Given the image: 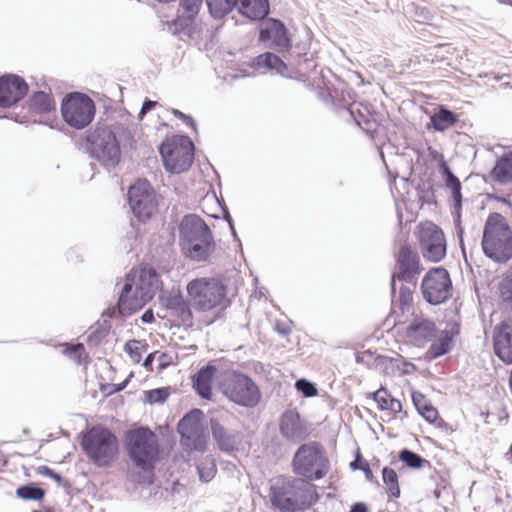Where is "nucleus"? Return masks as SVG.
Returning <instances> with one entry per match:
<instances>
[{
  "label": "nucleus",
  "instance_id": "a18cd8bd",
  "mask_svg": "<svg viewBox=\"0 0 512 512\" xmlns=\"http://www.w3.org/2000/svg\"><path fill=\"white\" fill-rule=\"evenodd\" d=\"M203 0H181L180 7L183 9L187 16L194 18L198 14Z\"/></svg>",
  "mask_w": 512,
  "mask_h": 512
},
{
  "label": "nucleus",
  "instance_id": "79ce46f5",
  "mask_svg": "<svg viewBox=\"0 0 512 512\" xmlns=\"http://www.w3.org/2000/svg\"><path fill=\"white\" fill-rule=\"evenodd\" d=\"M145 396L146 401L150 404L164 403L167 400L169 393L165 388H157L146 391Z\"/></svg>",
  "mask_w": 512,
  "mask_h": 512
},
{
  "label": "nucleus",
  "instance_id": "6e6d98bb",
  "mask_svg": "<svg viewBox=\"0 0 512 512\" xmlns=\"http://www.w3.org/2000/svg\"><path fill=\"white\" fill-rule=\"evenodd\" d=\"M386 410L391 411L394 414L400 413L402 411V403L400 400L392 397L389 400L388 407Z\"/></svg>",
  "mask_w": 512,
  "mask_h": 512
},
{
  "label": "nucleus",
  "instance_id": "412c9836",
  "mask_svg": "<svg viewBox=\"0 0 512 512\" xmlns=\"http://www.w3.org/2000/svg\"><path fill=\"white\" fill-rule=\"evenodd\" d=\"M211 433L218 448L225 453L237 451L242 444L243 434L223 426L217 420L211 419Z\"/></svg>",
  "mask_w": 512,
  "mask_h": 512
},
{
  "label": "nucleus",
  "instance_id": "f3484780",
  "mask_svg": "<svg viewBox=\"0 0 512 512\" xmlns=\"http://www.w3.org/2000/svg\"><path fill=\"white\" fill-rule=\"evenodd\" d=\"M420 249L424 258L431 262H439L446 255V240L443 231L433 223L420 227Z\"/></svg>",
  "mask_w": 512,
  "mask_h": 512
},
{
  "label": "nucleus",
  "instance_id": "1a4fd4ad",
  "mask_svg": "<svg viewBox=\"0 0 512 512\" xmlns=\"http://www.w3.org/2000/svg\"><path fill=\"white\" fill-rule=\"evenodd\" d=\"M221 390L231 402L246 408H253L261 400L258 385L248 375L240 372L228 373L222 383Z\"/></svg>",
  "mask_w": 512,
  "mask_h": 512
},
{
  "label": "nucleus",
  "instance_id": "4be33fe9",
  "mask_svg": "<svg viewBox=\"0 0 512 512\" xmlns=\"http://www.w3.org/2000/svg\"><path fill=\"white\" fill-rule=\"evenodd\" d=\"M437 329L434 321L423 316H416L406 328V336L416 345L424 344L434 339Z\"/></svg>",
  "mask_w": 512,
  "mask_h": 512
},
{
  "label": "nucleus",
  "instance_id": "37998d69",
  "mask_svg": "<svg viewBox=\"0 0 512 512\" xmlns=\"http://www.w3.org/2000/svg\"><path fill=\"white\" fill-rule=\"evenodd\" d=\"M372 398L374 399V401L377 402L378 408L380 410H386L388 407L389 400L390 398H392V396L385 387L381 386L377 391H375L372 394Z\"/></svg>",
  "mask_w": 512,
  "mask_h": 512
},
{
  "label": "nucleus",
  "instance_id": "de8ad7c7",
  "mask_svg": "<svg viewBox=\"0 0 512 512\" xmlns=\"http://www.w3.org/2000/svg\"><path fill=\"white\" fill-rule=\"evenodd\" d=\"M85 352L84 345L81 343L68 345L64 349V353L71 357L72 359L76 360L78 363L81 362V357Z\"/></svg>",
  "mask_w": 512,
  "mask_h": 512
},
{
  "label": "nucleus",
  "instance_id": "ddd939ff",
  "mask_svg": "<svg viewBox=\"0 0 512 512\" xmlns=\"http://www.w3.org/2000/svg\"><path fill=\"white\" fill-rule=\"evenodd\" d=\"M202 416L200 409H192L178 423L180 444L186 451L204 452L206 449L207 435L201 423Z\"/></svg>",
  "mask_w": 512,
  "mask_h": 512
},
{
  "label": "nucleus",
  "instance_id": "423d86ee",
  "mask_svg": "<svg viewBox=\"0 0 512 512\" xmlns=\"http://www.w3.org/2000/svg\"><path fill=\"white\" fill-rule=\"evenodd\" d=\"M126 449L134 464L143 470H150L158 459L157 436L148 427H138L125 434Z\"/></svg>",
  "mask_w": 512,
  "mask_h": 512
},
{
  "label": "nucleus",
  "instance_id": "69168bd1",
  "mask_svg": "<svg viewBox=\"0 0 512 512\" xmlns=\"http://www.w3.org/2000/svg\"><path fill=\"white\" fill-rule=\"evenodd\" d=\"M453 214L455 215V218H454L455 227L461 226V211L457 212L454 210Z\"/></svg>",
  "mask_w": 512,
  "mask_h": 512
},
{
  "label": "nucleus",
  "instance_id": "052dcab7",
  "mask_svg": "<svg viewBox=\"0 0 512 512\" xmlns=\"http://www.w3.org/2000/svg\"><path fill=\"white\" fill-rule=\"evenodd\" d=\"M143 323H152L154 320V313L151 309H147L141 316Z\"/></svg>",
  "mask_w": 512,
  "mask_h": 512
},
{
  "label": "nucleus",
  "instance_id": "c03bdc74",
  "mask_svg": "<svg viewBox=\"0 0 512 512\" xmlns=\"http://www.w3.org/2000/svg\"><path fill=\"white\" fill-rule=\"evenodd\" d=\"M295 387L305 397H312L317 394V388L315 384L304 378L297 380L295 383Z\"/></svg>",
  "mask_w": 512,
  "mask_h": 512
},
{
  "label": "nucleus",
  "instance_id": "bf43d9fd",
  "mask_svg": "<svg viewBox=\"0 0 512 512\" xmlns=\"http://www.w3.org/2000/svg\"><path fill=\"white\" fill-rule=\"evenodd\" d=\"M364 474H365V477L368 481L372 482V483H377L378 484V481L377 479L374 477L370 467L368 464H365V466H363L362 468Z\"/></svg>",
  "mask_w": 512,
  "mask_h": 512
},
{
  "label": "nucleus",
  "instance_id": "ea45409f",
  "mask_svg": "<svg viewBox=\"0 0 512 512\" xmlns=\"http://www.w3.org/2000/svg\"><path fill=\"white\" fill-rule=\"evenodd\" d=\"M190 16H181L172 22L168 23V30L173 35H178L181 40H185L183 37L184 28L190 20Z\"/></svg>",
  "mask_w": 512,
  "mask_h": 512
},
{
  "label": "nucleus",
  "instance_id": "13d9d810",
  "mask_svg": "<svg viewBox=\"0 0 512 512\" xmlns=\"http://www.w3.org/2000/svg\"><path fill=\"white\" fill-rule=\"evenodd\" d=\"M157 105V102L156 101H152L150 99H146L144 102H143V105H142V108H141V111L139 113V117L142 118L146 113H148L149 111H151L155 106Z\"/></svg>",
  "mask_w": 512,
  "mask_h": 512
},
{
  "label": "nucleus",
  "instance_id": "4c0bfd02",
  "mask_svg": "<svg viewBox=\"0 0 512 512\" xmlns=\"http://www.w3.org/2000/svg\"><path fill=\"white\" fill-rule=\"evenodd\" d=\"M147 345L140 340H130L125 344L124 350L129 354L135 363H139L142 353L146 351Z\"/></svg>",
  "mask_w": 512,
  "mask_h": 512
},
{
  "label": "nucleus",
  "instance_id": "8fccbe9b",
  "mask_svg": "<svg viewBox=\"0 0 512 512\" xmlns=\"http://www.w3.org/2000/svg\"><path fill=\"white\" fill-rule=\"evenodd\" d=\"M37 474L49 477L59 484L62 483L63 481V477L59 473L49 468L48 466H39L37 468Z\"/></svg>",
  "mask_w": 512,
  "mask_h": 512
},
{
  "label": "nucleus",
  "instance_id": "a19ab883",
  "mask_svg": "<svg viewBox=\"0 0 512 512\" xmlns=\"http://www.w3.org/2000/svg\"><path fill=\"white\" fill-rule=\"evenodd\" d=\"M351 117H353L354 121L362 127L366 131L372 130V123L366 116L359 110L356 109L355 104H352L348 109Z\"/></svg>",
  "mask_w": 512,
  "mask_h": 512
},
{
  "label": "nucleus",
  "instance_id": "e2e57ef3",
  "mask_svg": "<svg viewBox=\"0 0 512 512\" xmlns=\"http://www.w3.org/2000/svg\"><path fill=\"white\" fill-rule=\"evenodd\" d=\"M361 456L358 454L355 458L354 461H352L350 463V467L353 469V470H362L363 466L361 465Z\"/></svg>",
  "mask_w": 512,
  "mask_h": 512
},
{
  "label": "nucleus",
  "instance_id": "e433bc0d",
  "mask_svg": "<svg viewBox=\"0 0 512 512\" xmlns=\"http://www.w3.org/2000/svg\"><path fill=\"white\" fill-rule=\"evenodd\" d=\"M499 292L502 301L512 307V271L504 275L499 283Z\"/></svg>",
  "mask_w": 512,
  "mask_h": 512
},
{
  "label": "nucleus",
  "instance_id": "39448f33",
  "mask_svg": "<svg viewBox=\"0 0 512 512\" xmlns=\"http://www.w3.org/2000/svg\"><path fill=\"white\" fill-rule=\"evenodd\" d=\"M329 468V460L318 442L302 444L292 459L293 472L308 483L324 478Z\"/></svg>",
  "mask_w": 512,
  "mask_h": 512
},
{
  "label": "nucleus",
  "instance_id": "dca6fc26",
  "mask_svg": "<svg viewBox=\"0 0 512 512\" xmlns=\"http://www.w3.org/2000/svg\"><path fill=\"white\" fill-rule=\"evenodd\" d=\"M423 268L420 265V259L417 253L413 252L408 246H402L399 250L396 262V270L391 278L392 301L396 297V281L399 280L415 288L417 278Z\"/></svg>",
  "mask_w": 512,
  "mask_h": 512
},
{
  "label": "nucleus",
  "instance_id": "c85d7f7f",
  "mask_svg": "<svg viewBox=\"0 0 512 512\" xmlns=\"http://www.w3.org/2000/svg\"><path fill=\"white\" fill-rule=\"evenodd\" d=\"M493 178L501 184L512 182V152L504 153L492 169Z\"/></svg>",
  "mask_w": 512,
  "mask_h": 512
},
{
  "label": "nucleus",
  "instance_id": "6ab92c4d",
  "mask_svg": "<svg viewBox=\"0 0 512 512\" xmlns=\"http://www.w3.org/2000/svg\"><path fill=\"white\" fill-rule=\"evenodd\" d=\"M28 92V85L17 75L0 77V107L7 108L18 103Z\"/></svg>",
  "mask_w": 512,
  "mask_h": 512
},
{
  "label": "nucleus",
  "instance_id": "4d7b16f0",
  "mask_svg": "<svg viewBox=\"0 0 512 512\" xmlns=\"http://www.w3.org/2000/svg\"><path fill=\"white\" fill-rule=\"evenodd\" d=\"M104 334L102 331L96 329L88 334L87 340L89 344L96 345L103 338Z\"/></svg>",
  "mask_w": 512,
  "mask_h": 512
},
{
  "label": "nucleus",
  "instance_id": "bb28decb",
  "mask_svg": "<svg viewBox=\"0 0 512 512\" xmlns=\"http://www.w3.org/2000/svg\"><path fill=\"white\" fill-rule=\"evenodd\" d=\"M251 66L256 70L266 69L280 74L287 69L283 60L271 52H265L253 58Z\"/></svg>",
  "mask_w": 512,
  "mask_h": 512
},
{
  "label": "nucleus",
  "instance_id": "cd10ccee",
  "mask_svg": "<svg viewBox=\"0 0 512 512\" xmlns=\"http://www.w3.org/2000/svg\"><path fill=\"white\" fill-rule=\"evenodd\" d=\"M454 335L455 333L452 329H445L439 333L437 332L435 337L437 340L429 347L428 354L432 358H438L447 354L452 348Z\"/></svg>",
  "mask_w": 512,
  "mask_h": 512
},
{
  "label": "nucleus",
  "instance_id": "20e7f679",
  "mask_svg": "<svg viewBox=\"0 0 512 512\" xmlns=\"http://www.w3.org/2000/svg\"><path fill=\"white\" fill-rule=\"evenodd\" d=\"M482 249L496 263H506L512 258V231L503 215L491 213L484 226Z\"/></svg>",
  "mask_w": 512,
  "mask_h": 512
},
{
  "label": "nucleus",
  "instance_id": "3c124183",
  "mask_svg": "<svg viewBox=\"0 0 512 512\" xmlns=\"http://www.w3.org/2000/svg\"><path fill=\"white\" fill-rule=\"evenodd\" d=\"M453 202H454V210L459 212L462 209V194H461V185L453 187L450 189Z\"/></svg>",
  "mask_w": 512,
  "mask_h": 512
},
{
  "label": "nucleus",
  "instance_id": "58836bf2",
  "mask_svg": "<svg viewBox=\"0 0 512 512\" xmlns=\"http://www.w3.org/2000/svg\"><path fill=\"white\" fill-rule=\"evenodd\" d=\"M439 169L440 172L444 178L445 186L448 189H451L453 187L461 185V182L459 179L452 173L450 167L448 166L447 162L443 159V156H441V160L439 162Z\"/></svg>",
  "mask_w": 512,
  "mask_h": 512
},
{
  "label": "nucleus",
  "instance_id": "f704fd0d",
  "mask_svg": "<svg viewBox=\"0 0 512 512\" xmlns=\"http://www.w3.org/2000/svg\"><path fill=\"white\" fill-rule=\"evenodd\" d=\"M16 496L26 501H41L45 496V491L34 483H30L18 487L16 489Z\"/></svg>",
  "mask_w": 512,
  "mask_h": 512
},
{
  "label": "nucleus",
  "instance_id": "b1692460",
  "mask_svg": "<svg viewBox=\"0 0 512 512\" xmlns=\"http://www.w3.org/2000/svg\"><path fill=\"white\" fill-rule=\"evenodd\" d=\"M237 11L251 21H262L270 12L269 0H238Z\"/></svg>",
  "mask_w": 512,
  "mask_h": 512
},
{
  "label": "nucleus",
  "instance_id": "c9c22d12",
  "mask_svg": "<svg viewBox=\"0 0 512 512\" xmlns=\"http://www.w3.org/2000/svg\"><path fill=\"white\" fill-rule=\"evenodd\" d=\"M382 479L388 488L389 494L394 498H398L400 496V488L398 476L395 470L389 467H384L382 469Z\"/></svg>",
  "mask_w": 512,
  "mask_h": 512
},
{
  "label": "nucleus",
  "instance_id": "5fc2aeb1",
  "mask_svg": "<svg viewBox=\"0 0 512 512\" xmlns=\"http://www.w3.org/2000/svg\"><path fill=\"white\" fill-rule=\"evenodd\" d=\"M172 113L177 118L183 120L188 126L192 127L194 130H196V123L191 116L181 112L178 109H172Z\"/></svg>",
  "mask_w": 512,
  "mask_h": 512
},
{
  "label": "nucleus",
  "instance_id": "603ef678",
  "mask_svg": "<svg viewBox=\"0 0 512 512\" xmlns=\"http://www.w3.org/2000/svg\"><path fill=\"white\" fill-rule=\"evenodd\" d=\"M198 33V28L193 22V18H190L189 22L187 23L186 27L184 28L183 37L185 38L184 41H187L189 39H194L195 35Z\"/></svg>",
  "mask_w": 512,
  "mask_h": 512
},
{
  "label": "nucleus",
  "instance_id": "09e8293b",
  "mask_svg": "<svg viewBox=\"0 0 512 512\" xmlns=\"http://www.w3.org/2000/svg\"><path fill=\"white\" fill-rule=\"evenodd\" d=\"M412 402L417 411L419 412V414L423 412L424 409L431 405L426 399V397L421 392L418 391H414L412 393Z\"/></svg>",
  "mask_w": 512,
  "mask_h": 512
},
{
  "label": "nucleus",
  "instance_id": "f8f14e48",
  "mask_svg": "<svg viewBox=\"0 0 512 512\" xmlns=\"http://www.w3.org/2000/svg\"><path fill=\"white\" fill-rule=\"evenodd\" d=\"M61 114L69 126L82 129L93 120L95 105L87 95L77 92L70 93L62 100Z\"/></svg>",
  "mask_w": 512,
  "mask_h": 512
},
{
  "label": "nucleus",
  "instance_id": "0e129e2a",
  "mask_svg": "<svg viewBox=\"0 0 512 512\" xmlns=\"http://www.w3.org/2000/svg\"><path fill=\"white\" fill-rule=\"evenodd\" d=\"M153 361H154V353H150L147 355V357L145 358L144 362H143V366L146 368V369H150L152 370V364H153Z\"/></svg>",
  "mask_w": 512,
  "mask_h": 512
},
{
  "label": "nucleus",
  "instance_id": "2eb2a0df",
  "mask_svg": "<svg viewBox=\"0 0 512 512\" xmlns=\"http://www.w3.org/2000/svg\"><path fill=\"white\" fill-rule=\"evenodd\" d=\"M128 202L133 214L141 221L149 219L158 206L155 191L145 179H139L130 186Z\"/></svg>",
  "mask_w": 512,
  "mask_h": 512
},
{
  "label": "nucleus",
  "instance_id": "72a5a7b5",
  "mask_svg": "<svg viewBox=\"0 0 512 512\" xmlns=\"http://www.w3.org/2000/svg\"><path fill=\"white\" fill-rule=\"evenodd\" d=\"M398 457L399 460L402 461L409 468L419 469L426 465H430V462L428 460L406 448L402 449L399 452Z\"/></svg>",
  "mask_w": 512,
  "mask_h": 512
},
{
  "label": "nucleus",
  "instance_id": "864d4df0",
  "mask_svg": "<svg viewBox=\"0 0 512 512\" xmlns=\"http://www.w3.org/2000/svg\"><path fill=\"white\" fill-rule=\"evenodd\" d=\"M420 415H422L424 419L429 423H434L438 418V411L436 408L430 405L426 409H424V411L421 412Z\"/></svg>",
  "mask_w": 512,
  "mask_h": 512
},
{
  "label": "nucleus",
  "instance_id": "393cba45",
  "mask_svg": "<svg viewBox=\"0 0 512 512\" xmlns=\"http://www.w3.org/2000/svg\"><path fill=\"white\" fill-rule=\"evenodd\" d=\"M166 309L169 314L176 317L180 324L191 325L192 311L189 303L180 294L170 295L166 299Z\"/></svg>",
  "mask_w": 512,
  "mask_h": 512
},
{
  "label": "nucleus",
  "instance_id": "f257e3e1",
  "mask_svg": "<svg viewBox=\"0 0 512 512\" xmlns=\"http://www.w3.org/2000/svg\"><path fill=\"white\" fill-rule=\"evenodd\" d=\"M161 287L155 269L144 267L138 275H127L121 289L117 308L121 315H131L150 301Z\"/></svg>",
  "mask_w": 512,
  "mask_h": 512
},
{
  "label": "nucleus",
  "instance_id": "680f3d73",
  "mask_svg": "<svg viewBox=\"0 0 512 512\" xmlns=\"http://www.w3.org/2000/svg\"><path fill=\"white\" fill-rule=\"evenodd\" d=\"M349 512H368V508L366 504L362 502H357L351 506V509Z\"/></svg>",
  "mask_w": 512,
  "mask_h": 512
},
{
  "label": "nucleus",
  "instance_id": "aec40b11",
  "mask_svg": "<svg viewBox=\"0 0 512 512\" xmlns=\"http://www.w3.org/2000/svg\"><path fill=\"white\" fill-rule=\"evenodd\" d=\"M279 428L282 437L293 443H300L309 435L305 421L293 410H288L282 414Z\"/></svg>",
  "mask_w": 512,
  "mask_h": 512
},
{
  "label": "nucleus",
  "instance_id": "5701e85b",
  "mask_svg": "<svg viewBox=\"0 0 512 512\" xmlns=\"http://www.w3.org/2000/svg\"><path fill=\"white\" fill-rule=\"evenodd\" d=\"M495 354L505 363H512V323L502 322L493 335Z\"/></svg>",
  "mask_w": 512,
  "mask_h": 512
},
{
  "label": "nucleus",
  "instance_id": "49530a36",
  "mask_svg": "<svg viewBox=\"0 0 512 512\" xmlns=\"http://www.w3.org/2000/svg\"><path fill=\"white\" fill-rule=\"evenodd\" d=\"M411 285L402 284L399 289L398 301L400 303V307L404 310L405 306H409L412 301V289Z\"/></svg>",
  "mask_w": 512,
  "mask_h": 512
},
{
  "label": "nucleus",
  "instance_id": "9d476101",
  "mask_svg": "<svg viewBox=\"0 0 512 512\" xmlns=\"http://www.w3.org/2000/svg\"><path fill=\"white\" fill-rule=\"evenodd\" d=\"M187 292L197 308L202 311L225 307L228 302L225 286L213 278L192 280L187 285Z\"/></svg>",
  "mask_w": 512,
  "mask_h": 512
},
{
  "label": "nucleus",
  "instance_id": "9b49d317",
  "mask_svg": "<svg viewBox=\"0 0 512 512\" xmlns=\"http://www.w3.org/2000/svg\"><path fill=\"white\" fill-rule=\"evenodd\" d=\"M166 170L172 173L186 171L194 160V144L188 136H174L159 147Z\"/></svg>",
  "mask_w": 512,
  "mask_h": 512
},
{
  "label": "nucleus",
  "instance_id": "4468645a",
  "mask_svg": "<svg viewBox=\"0 0 512 512\" xmlns=\"http://www.w3.org/2000/svg\"><path fill=\"white\" fill-rule=\"evenodd\" d=\"M423 298L432 305H439L452 295V281L445 268L437 267L429 270L421 283Z\"/></svg>",
  "mask_w": 512,
  "mask_h": 512
},
{
  "label": "nucleus",
  "instance_id": "7c9ffc66",
  "mask_svg": "<svg viewBox=\"0 0 512 512\" xmlns=\"http://www.w3.org/2000/svg\"><path fill=\"white\" fill-rule=\"evenodd\" d=\"M30 110L38 114H46L55 110V102L51 94L44 91L35 92L30 98Z\"/></svg>",
  "mask_w": 512,
  "mask_h": 512
},
{
  "label": "nucleus",
  "instance_id": "2f4dec72",
  "mask_svg": "<svg viewBox=\"0 0 512 512\" xmlns=\"http://www.w3.org/2000/svg\"><path fill=\"white\" fill-rule=\"evenodd\" d=\"M210 15L220 20L237 8L238 0H206Z\"/></svg>",
  "mask_w": 512,
  "mask_h": 512
},
{
  "label": "nucleus",
  "instance_id": "a211bd4d",
  "mask_svg": "<svg viewBox=\"0 0 512 512\" xmlns=\"http://www.w3.org/2000/svg\"><path fill=\"white\" fill-rule=\"evenodd\" d=\"M259 41L264 43L270 42L268 46L279 51H285L291 47V41L285 25L280 20L274 18H269L261 25Z\"/></svg>",
  "mask_w": 512,
  "mask_h": 512
},
{
  "label": "nucleus",
  "instance_id": "c756f323",
  "mask_svg": "<svg viewBox=\"0 0 512 512\" xmlns=\"http://www.w3.org/2000/svg\"><path fill=\"white\" fill-rule=\"evenodd\" d=\"M458 121V116L444 105L438 107V111L430 116V123L434 130L445 131Z\"/></svg>",
  "mask_w": 512,
  "mask_h": 512
},
{
  "label": "nucleus",
  "instance_id": "338daca9",
  "mask_svg": "<svg viewBox=\"0 0 512 512\" xmlns=\"http://www.w3.org/2000/svg\"><path fill=\"white\" fill-rule=\"evenodd\" d=\"M405 369L403 370V373H411L412 371L416 370V367L412 363H404Z\"/></svg>",
  "mask_w": 512,
  "mask_h": 512
},
{
  "label": "nucleus",
  "instance_id": "0eeeda50",
  "mask_svg": "<svg viewBox=\"0 0 512 512\" xmlns=\"http://www.w3.org/2000/svg\"><path fill=\"white\" fill-rule=\"evenodd\" d=\"M81 446L94 464L108 466L118 451V440L107 428L94 426L82 437Z\"/></svg>",
  "mask_w": 512,
  "mask_h": 512
},
{
  "label": "nucleus",
  "instance_id": "473e14b6",
  "mask_svg": "<svg viewBox=\"0 0 512 512\" xmlns=\"http://www.w3.org/2000/svg\"><path fill=\"white\" fill-rule=\"evenodd\" d=\"M197 472L201 482H210L217 473L215 458L212 455L205 456L197 465Z\"/></svg>",
  "mask_w": 512,
  "mask_h": 512
},
{
  "label": "nucleus",
  "instance_id": "6e6552de",
  "mask_svg": "<svg viewBox=\"0 0 512 512\" xmlns=\"http://www.w3.org/2000/svg\"><path fill=\"white\" fill-rule=\"evenodd\" d=\"M119 130H121L120 126L114 128L97 126L95 130L87 136L91 156L107 170L116 167L120 161L121 150L116 137Z\"/></svg>",
  "mask_w": 512,
  "mask_h": 512
},
{
  "label": "nucleus",
  "instance_id": "7ed1b4c3",
  "mask_svg": "<svg viewBox=\"0 0 512 512\" xmlns=\"http://www.w3.org/2000/svg\"><path fill=\"white\" fill-rule=\"evenodd\" d=\"M179 230L185 255L194 261H206L213 250L214 242L205 221L195 214L186 215Z\"/></svg>",
  "mask_w": 512,
  "mask_h": 512
},
{
  "label": "nucleus",
  "instance_id": "f03ea898",
  "mask_svg": "<svg viewBox=\"0 0 512 512\" xmlns=\"http://www.w3.org/2000/svg\"><path fill=\"white\" fill-rule=\"evenodd\" d=\"M314 488L304 479L279 476L269 489L271 505L280 512H297L311 503Z\"/></svg>",
  "mask_w": 512,
  "mask_h": 512
},
{
  "label": "nucleus",
  "instance_id": "774afa93",
  "mask_svg": "<svg viewBox=\"0 0 512 512\" xmlns=\"http://www.w3.org/2000/svg\"><path fill=\"white\" fill-rule=\"evenodd\" d=\"M226 220L229 223V226L231 228L233 236L236 238L237 237L236 231H235L234 226H233L232 218H231V216L229 214L226 215Z\"/></svg>",
  "mask_w": 512,
  "mask_h": 512
},
{
  "label": "nucleus",
  "instance_id": "a878e982",
  "mask_svg": "<svg viewBox=\"0 0 512 512\" xmlns=\"http://www.w3.org/2000/svg\"><path fill=\"white\" fill-rule=\"evenodd\" d=\"M217 369L213 365L202 367L193 377V387L203 399L212 397V380Z\"/></svg>",
  "mask_w": 512,
  "mask_h": 512
}]
</instances>
